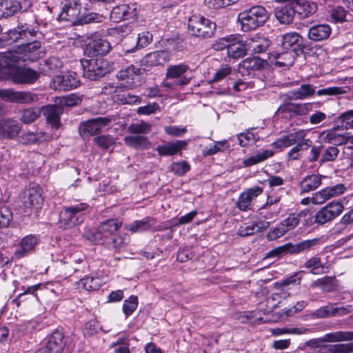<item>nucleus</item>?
Instances as JSON below:
<instances>
[{
	"label": "nucleus",
	"instance_id": "nucleus-50",
	"mask_svg": "<svg viewBox=\"0 0 353 353\" xmlns=\"http://www.w3.org/2000/svg\"><path fill=\"white\" fill-rule=\"evenodd\" d=\"M41 116V110L38 108H29L22 111L20 120L26 124L34 122Z\"/></svg>",
	"mask_w": 353,
	"mask_h": 353
},
{
	"label": "nucleus",
	"instance_id": "nucleus-2",
	"mask_svg": "<svg viewBox=\"0 0 353 353\" xmlns=\"http://www.w3.org/2000/svg\"><path fill=\"white\" fill-rule=\"evenodd\" d=\"M39 30V23L35 16L32 14H23L20 18L17 27L8 32L7 39L10 42L29 41L37 38L41 34Z\"/></svg>",
	"mask_w": 353,
	"mask_h": 353
},
{
	"label": "nucleus",
	"instance_id": "nucleus-15",
	"mask_svg": "<svg viewBox=\"0 0 353 353\" xmlns=\"http://www.w3.org/2000/svg\"><path fill=\"white\" fill-rule=\"evenodd\" d=\"M113 121L112 117H99L82 123L79 132L83 135H94L101 132L103 128L109 125Z\"/></svg>",
	"mask_w": 353,
	"mask_h": 353
},
{
	"label": "nucleus",
	"instance_id": "nucleus-19",
	"mask_svg": "<svg viewBox=\"0 0 353 353\" xmlns=\"http://www.w3.org/2000/svg\"><path fill=\"white\" fill-rule=\"evenodd\" d=\"M79 84V76L74 72L56 76L52 82V85L56 90L64 91L76 88Z\"/></svg>",
	"mask_w": 353,
	"mask_h": 353
},
{
	"label": "nucleus",
	"instance_id": "nucleus-16",
	"mask_svg": "<svg viewBox=\"0 0 353 353\" xmlns=\"http://www.w3.org/2000/svg\"><path fill=\"white\" fill-rule=\"evenodd\" d=\"M307 133L304 130H298L297 136L294 143V146L287 153L288 160H297L302 154L312 146V141L306 138Z\"/></svg>",
	"mask_w": 353,
	"mask_h": 353
},
{
	"label": "nucleus",
	"instance_id": "nucleus-3",
	"mask_svg": "<svg viewBox=\"0 0 353 353\" xmlns=\"http://www.w3.org/2000/svg\"><path fill=\"white\" fill-rule=\"evenodd\" d=\"M269 18L266 9L261 6H255L245 9L238 15V21L244 32L255 30L263 26Z\"/></svg>",
	"mask_w": 353,
	"mask_h": 353
},
{
	"label": "nucleus",
	"instance_id": "nucleus-34",
	"mask_svg": "<svg viewBox=\"0 0 353 353\" xmlns=\"http://www.w3.org/2000/svg\"><path fill=\"white\" fill-rule=\"evenodd\" d=\"M302 37L296 32H288L282 37V46L288 51H294L302 46Z\"/></svg>",
	"mask_w": 353,
	"mask_h": 353
},
{
	"label": "nucleus",
	"instance_id": "nucleus-21",
	"mask_svg": "<svg viewBox=\"0 0 353 353\" xmlns=\"http://www.w3.org/2000/svg\"><path fill=\"white\" fill-rule=\"evenodd\" d=\"M137 15L135 4H122L113 8L110 13V19L114 22L133 19Z\"/></svg>",
	"mask_w": 353,
	"mask_h": 353
},
{
	"label": "nucleus",
	"instance_id": "nucleus-25",
	"mask_svg": "<svg viewBox=\"0 0 353 353\" xmlns=\"http://www.w3.org/2000/svg\"><path fill=\"white\" fill-rule=\"evenodd\" d=\"M246 42L248 51L254 54L264 52L271 43L267 37L259 34L249 38Z\"/></svg>",
	"mask_w": 353,
	"mask_h": 353
},
{
	"label": "nucleus",
	"instance_id": "nucleus-45",
	"mask_svg": "<svg viewBox=\"0 0 353 353\" xmlns=\"http://www.w3.org/2000/svg\"><path fill=\"white\" fill-rule=\"evenodd\" d=\"M265 227V223L263 221L252 223L250 224H244L239 228L238 234L241 236H250L256 232H260L261 228Z\"/></svg>",
	"mask_w": 353,
	"mask_h": 353
},
{
	"label": "nucleus",
	"instance_id": "nucleus-28",
	"mask_svg": "<svg viewBox=\"0 0 353 353\" xmlns=\"http://www.w3.org/2000/svg\"><path fill=\"white\" fill-rule=\"evenodd\" d=\"M64 345L63 334L57 330L50 336L46 346L42 348L46 350L48 353H61Z\"/></svg>",
	"mask_w": 353,
	"mask_h": 353
},
{
	"label": "nucleus",
	"instance_id": "nucleus-43",
	"mask_svg": "<svg viewBox=\"0 0 353 353\" xmlns=\"http://www.w3.org/2000/svg\"><path fill=\"white\" fill-rule=\"evenodd\" d=\"M265 61L259 57H253L244 59L240 63V66L247 70L254 71L262 69L265 66Z\"/></svg>",
	"mask_w": 353,
	"mask_h": 353
},
{
	"label": "nucleus",
	"instance_id": "nucleus-6",
	"mask_svg": "<svg viewBox=\"0 0 353 353\" xmlns=\"http://www.w3.org/2000/svg\"><path fill=\"white\" fill-rule=\"evenodd\" d=\"M88 208L85 203L64 207L59 214L60 227L72 228L83 221V212Z\"/></svg>",
	"mask_w": 353,
	"mask_h": 353
},
{
	"label": "nucleus",
	"instance_id": "nucleus-7",
	"mask_svg": "<svg viewBox=\"0 0 353 353\" xmlns=\"http://www.w3.org/2000/svg\"><path fill=\"white\" fill-rule=\"evenodd\" d=\"M21 207L25 213L37 212L43 203L42 189L38 184L30 183L25 188L21 197Z\"/></svg>",
	"mask_w": 353,
	"mask_h": 353
},
{
	"label": "nucleus",
	"instance_id": "nucleus-36",
	"mask_svg": "<svg viewBox=\"0 0 353 353\" xmlns=\"http://www.w3.org/2000/svg\"><path fill=\"white\" fill-rule=\"evenodd\" d=\"M324 176L319 174H310L304 177L300 182V188L302 192H308L316 190L321 184Z\"/></svg>",
	"mask_w": 353,
	"mask_h": 353
},
{
	"label": "nucleus",
	"instance_id": "nucleus-58",
	"mask_svg": "<svg viewBox=\"0 0 353 353\" xmlns=\"http://www.w3.org/2000/svg\"><path fill=\"white\" fill-rule=\"evenodd\" d=\"M334 303L321 307L313 312L312 316L317 319H325L335 316V313L334 312Z\"/></svg>",
	"mask_w": 353,
	"mask_h": 353
},
{
	"label": "nucleus",
	"instance_id": "nucleus-49",
	"mask_svg": "<svg viewBox=\"0 0 353 353\" xmlns=\"http://www.w3.org/2000/svg\"><path fill=\"white\" fill-rule=\"evenodd\" d=\"M304 268L310 270L311 274H319L323 272L324 266L320 257L312 256L305 262Z\"/></svg>",
	"mask_w": 353,
	"mask_h": 353
},
{
	"label": "nucleus",
	"instance_id": "nucleus-61",
	"mask_svg": "<svg viewBox=\"0 0 353 353\" xmlns=\"http://www.w3.org/2000/svg\"><path fill=\"white\" fill-rule=\"evenodd\" d=\"M138 305V298L136 296H130L125 300L123 305V312L127 316L131 315L137 309Z\"/></svg>",
	"mask_w": 353,
	"mask_h": 353
},
{
	"label": "nucleus",
	"instance_id": "nucleus-63",
	"mask_svg": "<svg viewBox=\"0 0 353 353\" xmlns=\"http://www.w3.org/2000/svg\"><path fill=\"white\" fill-rule=\"evenodd\" d=\"M160 110L159 105L156 102H153L146 105L139 107L137 110V113L139 115H150L160 112Z\"/></svg>",
	"mask_w": 353,
	"mask_h": 353
},
{
	"label": "nucleus",
	"instance_id": "nucleus-53",
	"mask_svg": "<svg viewBox=\"0 0 353 353\" xmlns=\"http://www.w3.org/2000/svg\"><path fill=\"white\" fill-rule=\"evenodd\" d=\"M312 287L320 288L322 291L330 292L335 290L333 278L325 276L314 281L312 284Z\"/></svg>",
	"mask_w": 353,
	"mask_h": 353
},
{
	"label": "nucleus",
	"instance_id": "nucleus-13",
	"mask_svg": "<svg viewBox=\"0 0 353 353\" xmlns=\"http://www.w3.org/2000/svg\"><path fill=\"white\" fill-rule=\"evenodd\" d=\"M313 105L311 103L282 104L277 110V114L282 118L292 119L296 116H304L312 111Z\"/></svg>",
	"mask_w": 353,
	"mask_h": 353
},
{
	"label": "nucleus",
	"instance_id": "nucleus-14",
	"mask_svg": "<svg viewBox=\"0 0 353 353\" xmlns=\"http://www.w3.org/2000/svg\"><path fill=\"white\" fill-rule=\"evenodd\" d=\"M190 70V66L183 63L169 65L166 69L165 79L174 80L182 86H185L192 80V77L188 75Z\"/></svg>",
	"mask_w": 353,
	"mask_h": 353
},
{
	"label": "nucleus",
	"instance_id": "nucleus-9",
	"mask_svg": "<svg viewBox=\"0 0 353 353\" xmlns=\"http://www.w3.org/2000/svg\"><path fill=\"white\" fill-rule=\"evenodd\" d=\"M121 226V221L111 219L101 222L97 228L89 230L85 235L87 239L92 242L103 241L104 239L115 235V232Z\"/></svg>",
	"mask_w": 353,
	"mask_h": 353
},
{
	"label": "nucleus",
	"instance_id": "nucleus-44",
	"mask_svg": "<svg viewBox=\"0 0 353 353\" xmlns=\"http://www.w3.org/2000/svg\"><path fill=\"white\" fill-rule=\"evenodd\" d=\"M229 148L230 143L227 140L216 141L214 145L205 147L202 150V154L204 157L214 155L219 152H223Z\"/></svg>",
	"mask_w": 353,
	"mask_h": 353
},
{
	"label": "nucleus",
	"instance_id": "nucleus-27",
	"mask_svg": "<svg viewBox=\"0 0 353 353\" xmlns=\"http://www.w3.org/2000/svg\"><path fill=\"white\" fill-rule=\"evenodd\" d=\"M248 51L247 42L243 43L239 36L231 35V41L227 50L229 57L237 59L243 57Z\"/></svg>",
	"mask_w": 353,
	"mask_h": 353
},
{
	"label": "nucleus",
	"instance_id": "nucleus-17",
	"mask_svg": "<svg viewBox=\"0 0 353 353\" xmlns=\"http://www.w3.org/2000/svg\"><path fill=\"white\" fill-rule=\"evenodd\" d=\"M263 192V188L254 186L246 189L241 192L236 203V207L241 211H248L252 209L254 201Z\"/></svg>",
	"mask_w": 353,
	"mask_h": 353
},
{
	"label": "nucleus",
	"instance_id": "nucleus-40",
	"mask_svg": "<svg viewBox=\"0 0 353 353\" xmlns=\"http://www.w3.org/2000/svg\"><path fill=\"white\" fill-rule=\"evenodd\" d=\"M273 151L270 150H264L258 152L255 155L245 159L242 163L244 167H250L253 165L257 164L266 160L267 159L273 156Z\"/></svg>",
	"mask_w": 353,
	"mask_h": 353
},
{
	"label": "nucleus",
	"instance_id": "nucleus-64",
	"mask_svg": "<svg viewBox=\"0 0 353 353\" xmlns=\"http://www.w3.org/2000/svg\"><path fill=\"white\" fill-rule=\"evenodd\" d=\"M329 350L332 353H352L353 352V343H339L330 346Z\"/></svg>",
	"mask_w": 353,
	"mask_h": 353
},
{
	"label": "nucleus",
	"instance_id": "nucleus-31",
	"mask_svg": "<svg viewBox=\"0 0 353 353\" xmlns=\"http://www.w3.org/2000/svg\"><path fill=\"white\" fill-rule=\"evenodd\" d=\"M123 141L126 145L138 150H148L152 145L148 138L143 135L125 136Z\"/></svg>",
	"mask_w": 353,
	"mask_h": 353
},
{
	"label": "nucleus",
	"instance_id": "nucleus-42",
	"mask_svg": "<svg viewBox=\"0 0 353 353\" xmlns=\"http://www.w3.org/2000/svg\"><path fill=\"white\" fill-rule=\"evenodd\" d=\"M40 65L42 67L41 68L42 72L46 75L61 68L63 63L59 58L50 57L48 59L43 60V63H40Z\"/></svg>",
	"mask_w": 353,
	"mask_h": 353
},
{
	"label": "nucleus",
	"instance_id": "nucleus-62",
	"mask_svg": "<svg viewBox=\"0 0 353 353\" xmlns=\"http://www.w3.org/2000/svg\"><path fill=\"white\" fill-rule=\"evenodd\" d=\"M349 90L348 87H329L326 88H323L321 90H319L316 92L318 96L323 95H338L345 94Z\"/></svg>",
	"mask_w": 353,
	"mask_h": 353
},
{
	"label": "nucleus",
	"instance_id": "nucleus-11",
	"mask_svg": "<svg viewBox=\"0 0 353 353\" xmlns=\"http://www.w3.org/2000/svg\"><path fill=\"white\" fill-rule=\"evenodd\" d=\"M0 99L6 102L28 105L37 101L38 96L30 91L0 89Z\"/></svg>",
	"mask_w": 353,
	"mask_h": 353
},
{
	"label": "nucleus",
	"instance_id": "nucleus-52",
	"mask_svg": "<svg viewBox=\"0 0 353 353\" xmlns=\"http://www.w3.org/2000/svg\"><path fill=\"white\" fill-rule=\"evenodd\" d=\"M152 125L145 121L132 123L128 127V132L135 135H143L150 132Z\"/></svg>",
	"mask_w": 353,
	"mask_h": 353
},
{
	"label": "nucleus",
	"instance_id": "nucleus-56",
	"mask_svg": "<svg viewBox=\"0 0 353 353\" xmlns=\"http://www.w3.org/2000/svg\"><path fill=\"white\" fill-rule=\"evenodd\" d=\"M82 96L76 93H72L60 99L59 103L61 107H73L81 104L82 102Z\"/></svg>",
	"mask_w": 353,
	"mask_h": 353
},
{
	"label": "nucleus",
	"instance_id": "nucleus-47",
	"mask_svg": "<svg viewBox=\"0 0 353 353\" xmlns=\"http://www.w3.org/2000/svg\"><path fill=\"white\" fill-rule=\"evenodd\" d=\"M298 131L281 137L272 143V146L276 149H283L294 145Z\"/></svg>",
	"mask_w": 353,
	"mask_h": 353
},
{
	"label": "nucleus",
	"instance_id": "nucleus-37",
	"mask_svg": "<svg viewBox=\"0 0 353 353\" xmlns=\"http://www.w3.org/2000/svg\"><path fill=\"white\" fill-rule=\"evenodd\" d=\"M141 70L140 68L131 65L125 69L121 70L117 73V77L118 79L121 81L126 80V83H128V85L124 86L130 87L131 84L133 83L134 77L139 76L141 74Z\"/></svg>",
	"mask_w": 353,
	"mask_h": 353
},
{
	"label": "nucleus",
	"instance_id": "nucleus-41",
	"mask_svg": "<svg viewBox=\"0 0 353 353\" xmlns=\"http://www.w3.org/2000/svg\"><path fill=\"white\" fill-rule=\"evenodd\" d=\"M152 220L150 217H146L142 220L134 221L132 223L126 225L125 228L132 233L142 232L150 228Z\"/></svg>",
	"mask_w": 353,
	"mask_h": 353
},
{
	"label": "nucleus",
	"instance_id": "nucleus-32",
	"mask_svg": "<svg viewBox=\"0 0 353 353\" xmlns=\"http://www.w3.org/2000/svg\"><path fill=\"white\" fill-rule=\"evenodd\" d=\"M315 93V87L312 84H302L297 90L289 91L286 97L290 100H303Z\"/></svg>",
	"mask_w": 353,
	"mask_h": 353
},
{
	"label": "nucleus",
	"instance_id": "nucleus-46",
	"mask_svg": "<svg viewBox=\"0 0 353 353\" xmlns=\"http://www.w3.org/2000/svg\"><path fill=\"white\" fill-rule=\"evenodd\" d=\"M79 285L85 290L93 291L100 288L102 281L99 277L85 276L79 281Z\"/></svg>",
	"mask_w": 353,
	"mask_h": 353
},
{
	"label": "nucleus",
	"instance_id": "nucleus-57",
	"mask_svg": "<svg viewBox=\"0 0 353 353\" xmlns=\"http://www.w3.org/2000/svg\"><path fill=\"white\" fill-rule=\"evenodd\" d=\"M94 143L99 148L107 150L113 146L115 143V139L110 134H103L96 137L94 139Z\"/></svg>",
	"mask_w": 353,
	"mask_h": 353
},
{
	"label": "nucleus",
	"instance_id": "nucleus-10",
	"mask_svg": "<svg viewBox=\"0 0 353 353\" xmlns=\"http://www.w3.org/2000/svg\"><path fill=\"white\" fill-rule=\"evenodd\" d=\"M91 3L98 1L111 2L112 0H88ZM62 10L59 15L60 20L76 24L80 15L81 4L80 0H63Z\"/></svg>",
	"mask_w": 353,
	"mask_h": 353
},
{
	"label": "nucleus",
	"instance_id": "nucleus-55",
	"mask_svg": "<svg viewBox=\"0 0 353 353\" xmlns=\"http://www.w3.org/2000/svg\"><path fill=\"white\" fill-rule=\"evenodd\" d=\"M305 214L304 212H301L299 214L292 213L289 215L288 218L281 221V224L284 226L286 232L293 230L295 228L300 222V218L302 215Z\"/></svg>",
	"mask_w": 353,
	"mask_h": 353
},
{
	"label": "nucleus",
	"instance_id": "nucleus-18",
	"mask_svg": "<svg viewBox=\"0 0 353 353\" xmlns=\"http://www.w3.org/2000/svg\"><path fill=\"white\" fill-rule=\"evenodd\" d=\"M278 3H284L275 10V17L283 24H290L292 22L295 12L296 0H275Z\"/></svg>",
	"mask_w": 353,
	"mask_h": 353
},
{
	"label": "nucleus",
	"instance_id": "nucleus-39",
	"mask_svg": "<svg viewBox=\"0 0 353 353\" xmlns=\"http://www.w3.org/2000/svg\"><path fill=\"white\" fill-rule=\"evenodd\" d=\"M296 12L300 14L302 17H307L310 15L315 13L318 9L316 3L310 1H303L298 3L296 1Z\"/></svg>",
	"mask_w": 353,
	"mask_h": 353
},
{
	"label": "nucleus",
	"instance_id": "nucleus-59",
	"mask_svg": "<svg viewBox=\"0 0 353 353\" xmlns=\"http://www.w3.org/2000/svg\"><path fill=\"white\" fill-rule=\"evenodd\" d=\"M336 120L341 123L343 129L346 130L353 129V110L341 113L337 117Z\"/></svg>",
	"mask_w": 353,
	"mask_h": 353
},
{
	"label": "nucleus",
	"instance_id": "nucleus-38",
	"mask_svg": "<svg viewBox=\"0 0 353 353\" xmlns=\"http://www.w3.org/2000/svg\"><path fill=\"white\" fill-rule=\"evenodd\" d=\"M271 56L274 59V65L283 67L290 66L293 63L294 61V53L290 51H285L283 52H273L271 53Z\"/></svg>",
	"mask_w": 353,
	"mask_h": 353
},
{
	"label": "nucleus",
	"instance_id": "nucleus-24",
	"mask_svg": "<svg viewBox=\"0 0 353 353\" xmlns=\"http://www.w3.org/2000/svg\"><path fill=\"white\" fill-rule=\"evenodd\" d=\"M187 145L186 141L177 140L159 145L157 147L156 150L160 156H173L179 153L181 154V150H185Z\"/></svg>",
	"mask_w": 353,
	"mask_h": 353
},
{
	"label": "nucleus",
	"instance_id": "nucleus-30",
	"mask_svg": "<svg viewBox=\"0 0 353 353\" xmlns=\"http://www.w3.org/2000/svg\"><path fill=\"white\" fill-rule=\"evenodd\" d=\"M38 243L37 238L32 234L24 236L14 252V256L16 259H20L26 256L30 252L33 250L35 245Z\"/></svg>",
	"mask_w": 353,
	"mask_h": 353
},
{
	"label": "nucleus",
	"instance_id": "nucleus-8",
	"mask_svg": "<svg viewBox=\"0 0 353 353\" xmlns=\"http://www.w3.org/2000/svg\"><path fill=\"white\" fill-rule=\"evenodd\" d=\"M83 70V77L92 81H96L110 72L108 61L103 58L83 59L81 61Z\"/></svg>",
	"mask_w": 353,
	"mask_h": 353
},
{
	"label": "nucleus",
	"instance_id": "nucleus-23",
	"mask_svg": "<svg viewBox=\"0 0 353 353\" xmlns=\"http://www.w3.org/2000/svg\"><path fill=\"white\" fill-rule=\"evenodd\" d=\"M110 43L103 38H94L87 45L86 52L90 57L105 55L110 50Z\"/></svg>",
	"mask_w": 353,
	"mask_h": 353
},
{
	"label": "nucleus",
	"instance_id": "nucleus-4",
	"mask_svg": "<svg viewBox=\"0 0 353 353\" xmlns=\"http://www.w3.org/2000/svg\"><path fill=\"white\" fill-rule=\"evenodd\" d=\"M320 239L315 238L304 240L298 243H288L276 247L266 253L265 259H280L282 256L290 254H299L305 251H309L312 248L320 244Z\"/></svg>",
	"mask_w": 353,
	"mask_h": 353
},
{
	"label": "nucleus",
	"instance_id": "nucleus-33",
	"mask_svg": "<svg viewBox=\"0 0 353 353\" xmlns=\"http://www.w3.org/2000/svg\"><path fill=\"white\" fill-rule=\"evenodd\" d=\"M331 28L327 24H319L311 27L307 32L308 38L314 41H321L329 37Z\"/></svg>",
	"mask_w": 353,
	"mask_h": 353
},
{
	"label": "nucleus",
	"instance_id": "nucleus-54",
	"mask_svg": "<svg viewBox=\"0 0 353 353\" xmlns=\"http://www.w3.org/2000/svg\"><path fill=\"white\" fill-rule=\"evenodd\" d=\"M105 19V17L101 14L96 12H90L84 16L79 17L75 25H83L91 23H101Z\"/></svg>",
	"mask_w": 353,
	"mask_h": 353
},
{
	"label": "nucleus",
	"instance_id": "nucleus-5",
	"mask_svg": "<svg viewBox=\"0 0 353 353\" xmlns=\"http://www.w3.org/2000/svg\"><path fill=\"white\" fill-rule=\"evenodd\" d=\"M216 28L215 23L200 14H194L189 17L188 30L192 36L203 39L210 38Z\"/></svg>",
	"mask_w": 353,
	"mask_h": 353
},
{
	"label": "nucleus",
	"instance_id": "nucleus-48",
	"mask_svg": "<svg viewBox=\"0 0 353 353\" xmlns=\"http://www.w3.org/2000/svg\"><path fill=\"white\" fill-rule=\"evenodd\" d=\"M19 41H20V44L18 50L13 52H19L21 57H23L22 52H33L38 50L41 47L40 42L34 40V39L29 41L19 40Z\"/></svg>",
	"mask_w": 353,
	"mask_h": 353
},
{
	"label": "nucleus",
	"instance_id": "nucleus-29",
	"mask_svg": "<svg viewBox=\"0 0 353 353\" xmlns=\"http://www.w3.org/2000/svg\"><path fill=\"white\" fill-rule=\"evenodd\" d=\"M20 129L19 124L16 121L0 120V138L12 139L18 135Z\"/></svg>",
	"mask_w": 353,
	"mask_h": 353
},
{
	"label": "nucleus",
	"instance_id": "nucleus-26",
	"mask_svg": "<svg viewBox=\"0 0 353 353\" xmlns=\"http://www.w3.org/2000/svg\"><path fill=\"white\" fill-rule=\"evenodd\" d=\"M51 136L44 131H26L20 136V141L23 145L37 144L43 141H50Z\"/></svg>",
	"mask_w": 353,
	"mask_h": 353
},
{
	"label": "nucleus",
	"instance_id": "nucleus-1",
	"mask_svg": "<svg viewBox=\"0 0 353 353\" xmlns=\"http://www.w3.org/2000/svg\"><path fill=\"white\" fill-rule=\"evenodd\" d=\"M18 52L8 51L0 53V68L8 70V73L15 83H33L39 78V73L30 68H21L16 65L24 61Z\"/></svg>",
	"mask_w": 353,
	"mask_h": 353
},
{
	"label": "nucleus",
	"instance_id": "nucleus-22",
	"mask_svg": "<svg viewBox=\"0 0 353 353\" xmlns=\"http://www.w3.org/2000/svg\"><path fill=\"white\" fill-rule=\"evenodd\" d=\"M63 113V108L61 105H50L43 108V115L47 123L56 130L61 125L60 117Z\"/></svg>",
	"mask_w": 353,
	"mask_h": 353
},
{
	"label": "nucleus",
	"instance_id": "nucleus-20",
	"mask_svg": "<svg viewBox=\"0 0 353 353\" xmlns=\"http://www.w3.org/2000/svg\"><path fill=\"white\" fill-rule=\"evenodd\" d=\"M130 242V238L127 233L115 234L102 241V244L114 252H121L126 250Z\"/></svg>",
	"mask_w": 353,
	"mask_h": 353
},
{
	"label": "nucleus",
	"instance_id": "nucleus-60",
	"mask_svg": "<svg viewBox=\"0 0 353 353\" xmlns=\"http://www.w3.org/2000/svg\"><path fill=\"white\" fill-rule=\"evenodd\" d=\"M237 0H204V5L210 10H219L236 2Z\"/></svg>",
	"mask_w": 353,
	"mask_h": 353
},
{
	"label": "nucleus",
	"instance_id": "nucleus-35",
	"mask_svg": "<svg viewBox=\"0 0 353 353\" xmlns=\"http://www.w3.org/2000/svg\"><path fill=\"white\" fill-rule=\"evenodd\" d=\"M21 9L18 0H0V19L12 16Z\"/></svg>",
	"mask_w": 353,
	"mask_h": 353
},
{
	"label": "nucleus",
	"instance_id": "nucleus-51",
	"mask_svg": "<svg viewBox=\"0 0 353 353\" xmlns=\"http://www.w3.org/2000/svg\"><path fill=\"white\" fill-rule=\"evenodd\" d=\"M324 340L329 342H336L343 341H352L353 331L343 332L338 331L335 332L328 333L324 336Z\"/></svg>",
	"mask_w": 353,
	"mask_h": 353
},
{
	"label": "nucleus",
	"instance_id": "nucleus-12",
	"mask_svg": "<svg viewBox=\"0 0 353 353\" xmlns=\"http://www.w3.org/2000/svg\"><path fill=\"white\" fill-rule=\"evenodd\" d=\"M344 206L341 201H332L319 210L315 215V222L320 225L328 223L343 212Z\"/></svg>",
	"mask_w": 353,
	"mask_h": 353
}]
</instances>
